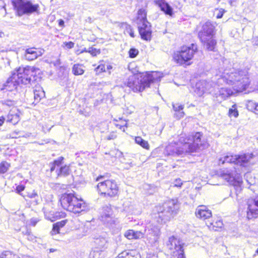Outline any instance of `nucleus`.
I'll use <instances>...</instances> for the list:
<instances>
[{
    "label": "nucleus",
    "mask_w": 258,
    "mask_h": 258,
    "mask_svg": "<svg viewBox=\"0 0 258 258\" xmlns=\"http://www.w3.org/2000/svg\"><path fill=\"white\" fill-rule=\"evenodd\" d=\"M117 137V135L116 133L114 132H112L109 134L108 136L106 137V139L107 140H114Z\"/></svg>",
    "instance_id": "50"
},
{
    "label": "nucleus",
    "mask_w": 258,
    "mask_h": 258,
    "mask_svg": "<svg viewBox=\"0 0 258 258\" xmlns=\"http://www.w3.org/2000/svg\"><path fill=\"white\" fill-rule=\"evenodd\" d=\"M147 13L145 10L140 9L138 12L137 23L138 25L142 24L146 22H149L147 20Z\"/></svg>",
    "instance_id": "29"
},
{
    "label": "nucleus",
    "mask_w": 258,
    "mask_h": 258,
    "mask_svg": "<svg viewBox=\"0 0 258 258\" xmlns=\"http://www.w3.org/2000/svg\"><path fill=\"white\" fill-rule=\"evenodd\" d=\"M59 201L62 207L70 212L73 206L72 203L77 201L76 196L74 193H64L61 195Z\"/></svg>",
    "instance_id": "14"
},
{
    "label": "nucleus",
    "mask_w": 258,
    "mask_h": 258,
    "mask_svg": "<svg viewBox=\"0 0 258 258\" xmlns=\"http://www.w3.org/2000/svg\"><path fill=\"white\" fill-rule=\"evenodd\" d=\"M75 43L72 41L64 42L62 46H65L68 49H71L74 47Z\"/></svg>",
    "instance_id": "47"
},
{
    "label": "nucleus",
    "mask_w": 258,
    "mask_h": 258,
    "mask_svg": "<svg viewBox=\"0 0 258 258\" xmlns=\"http://www.w3.org/2000/svg\"><path fill=\"white\" fill-rule=\"evenodd\" d=\"M229 115L230 117H237L238 116V112L236 108V105H233L231 108L229 110Z\"/></svg>",
    "instance_id": "42"
},
{
    "label": "nucleus",
    "mask_w": 258,
    "mask_h": 258,
    "mask_svg": "<svg viewBox=\"0 0 258 258\" xmlns=\"http://www.w3.org/2000/svg\"><path fill=\"white\" fill-rule=\"evenodd\" d=\"M11 2L19 16L37 12L39 8L38 4L34 5L28 0H11Z\"/></svg>",
    "instance_id": "7"
},
{
    "label": "nucleus",
    "mask_w": 258,
    "mask_h": 258,
    "mask_svg": "<svg viewBox=\"0 0 258 258\" xmlns=\"http://www.w3.org/2000/svg\"><path fill=\"white\" fill-rule=\"evenodd\" d=\"M167 246L171 250H175L178 253L184 251L181 242L174 236L169 238Z\"/></svg>",
    "instance_id": "19"
},
{
    "label": "nucleus",
    "mask_w": 258,
    "mask_h": 258,
    "mask_svg": "<svg viewBox=\"0 0 258 258\" xmlns=\"http://www.w3.org/2000/svg\"><path fill=\"white\" fill-rule=\"evenodd\" d=\"M159 236V229L155 228L154 230L151 229V232L147 234V239L151 244H154L158 241Z\"/></svg>",
    "instance_id": "25"
},
{
    "label": "nucleus",
    "mask_w": 258,
    "mask_h": 258,
    "mask_svg": "<svg viewBox=\"0 0 258 258\" xmlns=\"http://www.w3.org/2000/svg\"><path fill=\"white\" fill-rule=\"evenodd\" d=\"M94 242L98 246L97 248L100 249L106 247L107 244V240L103 236H99L95 238Z\"/></svg>",
    "instance_id": "31"
},
{
    "label": "nucleus",
    "mask_w": 258,
    "mask_h": 258,
    "mask_svg": "<svg viewBox=\"0 0 258 258\" xmlns=\"http://www.w3.org/2000/svg\"><path fill=\"white\" fill-rule=\"evenodd\" d=\"M105 253L103 250L95 248L90 253V258H104Z\"/></svg>",
    "instance_id": "33"
},
{
    "label": "nucleus",
    "mask_w": 258,
    "mask_h": 258,
    "mask_svg": "<svg viewBox=\"0 0 258 258\" xmlns=\"http://www.w3.org/2000/svg\"><path fill=\"white\" fill-rule=\"evenodd\" d=\"M182 184L181 180L180 178L176 179L174 181V186L176 187H181Z\"/></svg>",
    "instance_id": "51"
},
{
    "label": "nucleus",
    "mask_w": 258,
    "mask_h": 258,
    "mask_svg": "<svg viewBox=\"0 0 258 258\" xmlns=\"http://www.w3.org/2000/svg\"><path fill=\"white\" fill-rule=\"evenodd\" d=\"M58 24L60 26H64V21L61 19L59 20Z\"/></svg>",
    "instance_id": "59"
},
{
    "label": "nucleus",
    "mask_w": 258,
    "mask_h": 258,
    "mask_svg": "<svg viewBox=\"0 0 258 258\" xmlns=\"http://www.w3.org/2000/svg\"><path fill=\"white\" fill-rule=\"evenodd\" d=\"M179 142L181 147H173L169 145L166 148V154L171 156L182 155L185 153L197 152L198 150L204 149L208 146L203 138V134L200 132L192 133L188 136L181 135Z\"/></svg>",
    "instance_id": "1"
},
{
    "label": "nucleus",
    "mask_w": 258,
    "mask_h": 258,
    "mask_svg": "<svg viewBox=\"0 0 258 258\" xmlns=\"http://www.w3.org/2000/svg\"><path fill=\"white\" fill-rule=\"evenodd\" d=\"M215 26L210 21L206 22L202 27V29L199 32V37L201 41H205L208 37L214 35Z\"/></svg>",
    "instance_id": "12"
},
{
    "label": "nucleus",
    "mask_w": 258,
    "mask_h": 258,
    "mask_svg": "<svg viewBox=\"0 0 258 258\" xmlns=\"http://www.w3.org/2000/svg\"><path fill=\"white\" fill-rule=\"evenodd\" d=\"M2 104L8 106H12L15 105V102L11 100H6L2 101Z\"/></svg>",
    "instance_id": "46"
},
{
    "label": "nucleus",
    "mask_w": 258,
    "mask_h": 258,
    "mask_svg": "<svg viewBox=\"0 0 258 258\" xmlns=\"http://www.w3.org/2000/svg\"><path fill=\"white\" fill-rule=\"evenodd\" d=\"M44 52L43 49L29 48L25 50V57L28 60H33L41 56Z\"/></svg>",
    "instance_id": "18"
},
{
    "label": "nucleus",
    "mask_w": 258,
    "mask_h": 258,
    "mask_svg": "<svg viewBox=\"0 0 258 258\" xmlns=\"http://www.w3.org/2000/svg\"><path fill=\"white\" fill-rule=\"evenodd\" d=\"M130 36L132 37H134L135 36H134V33L132 32V30L130 29Z\"/></svg>",
    "instance_id": "63"
},
{
    "label": "nucleus",
    "mask_w": 258,
    "mask_h": 258,
    "mask_svg": "<svg viewBox=\"0 0 258 258\" xmlns=\"http://www.w3.org/2000/svg\"><path fill=\"white\" fill-rule=\"evenodd\" d=\"M51 63L53 64L54 65V66L58 67L60 64V60L59 59H57V60H56L54 61H51Z\"/></svg>",
    "instance_id": "55"
},
{
    "label": "nucleus",
    "mask_w": 258,
    "mask_h": 258,
    "mask_svg": "<svg viewBox=\"0 0 258 258\" xmlns=\"http://www.w3.org/2000/svg\"><path fill=\"white\" fill-rule=\"evenodd\" d=\"M78 203L73 205L71 212L75 214L85 213L90 210V207L89 204L86 203L82 199L79 198Z\"/></svg>",
    "instance_id": "17"
},
{
    "label": "nucleus",
    "mask_w": 258,
    "mask_h": 258,
    "mask_svg": "<svg viewBox=\"0 0 258 258\" xmlns=\"http://www.w3.org/2000/svg\"><path fill=\"white\" fill-rule=\"evenodd\" d=\"M0 258H20L18 255L9 251H5L0 255Z\"/></svg>",
    "instance_id": "37"
},
{
    "label": "nucleus",
    "mask_w": 258,
    "mask_h": 258,
    "mask_svg": "<svg viewBox=\"0 0 258 258\" xmlns=\"http://www.w3.org/2000/svg\"><path fill=\"white\" fill-rule=\"evenodd\" d=\"M177 258H185L184 254V251H181V252L178 253Z\"/></svg>",
    "instance_id": "56"
},
{
    "label": "nucleus",
    "mask_w": 258,
    "mask_h": 258,
    "mask_svg": "<svg viewBox=\"0 0 258 258\" xmlns=\"http://www.w3.org/2000/svg\"><path fill=\"white\" fill-rule=\"evenodd\" d=\"M67 223V220H62L53 225L52 229L50 232L51 235H54L59 232L60 228L63 227Z\"/></svg>",
    "instance_id": "30"
},
{
    "label": "nucleus",
    "mask_w": 258,
    "mask_h": 258,
    "mask_svg": "<svg viewBox=\"0 0 258 258\" xmlns=\"http://www.w3.org/2000/svg\"><path fill=\"white\" fill-rule=\"evenodd\" d=\"M153 257H154L153 255H152L151 254H149L147 255V258H153Z\"/></svg>",
    "instance_id": "64"
},
{
    "label": "nucleus",
    "mask_w": 258,
    "mask_h": 258,
    "mask_svg": "<svg viewBox=\"0 0 258 258\" xmlns=\"http://www.w3.org/2000/svg\"><path fill=\"white\" fill-rule=\"evenodd\" d=\"M162 75L159 72L141 73L136 68L130 69V88L134 92H142L151 83L160 81Z\"/></svg>",
    "instance_id": "3"
},
{
    "label": "nucleus",
    "mask_w": 258,
    "mask_h": 258,
    "mask_svg": "<svg viewBox=\"0 0 258 258\" xmlns=\"http://www.w3.org/2000/svg\"><path fill=\"white\" fill-rule=\"evenodd\" d=\"M128 254L129 252L127 250H125L120 253L116 258H129L128 257Z\"/></svg>",
    "instance_id": "48"
},
{
    "label": "nucleus",
    "mask_w": 258,
    "mask_h": 258,
    "mask_svg": "<svg viewBox=\"0 0 258 258\" xmlns=\"http://www.w3.org/2000/svg\"><path fill=\"white\" fill-rule=\"evenodd\" d=\"M101 220L110 226L114 224V215L110 206H106L103 208V211L100 216Z\"/></svg>",
    "instance_id": "13"
},
{
    "label": "nucleus",
    "mask_w": 258,
    "mask_h": 258,
    "mask_svg": "<svg viewBox=\"0 0 258 258\" xmlns=\"http://www.w3.org/2000/svg\"><path fill=\"white\" fill-rule=\"evenodd\" d=\"M197 50V46L194 44H191L190 47H183L180 51L174 53L173 59L177 63L179 64H184L192 58Z\"/></svg>",
    "instance_id": "9"
},
{
    "label": "nucleus",
    "mask_w": 258,
    "mask_h": 258,
    "mask_svg": "<svg viewBox=\"0 0 258 258\" xmlns=\"http://www.w3.org/2000/svg\"><path fill=\"white\" fill-rule=\"evenodd\" d=\"M104 176L100 175L96 178V181H100L97 188L98 192L104 197H114L116 196L118 191V187L116 182L113 180H104Z\"/></svg>",
    "instance_id": "6"
},
{
    "label": "nucleus",
    "mask_w": 258,
    "mask_h": 258,
    "mask_svg": "<svg viewBox=\"0 0 258 258\" xmlns=\"http://www.w3.org/2000/svg\"><path fill=\"white\" fill-rule=\"evenodd\" d=\"M218 175L219 176L226 180L230 184L233 186L236 195L240 193L242 189L241 185L242 184V181L241 179H238L236 180L233 176V174L227 170H221L218 171Z\"/></svg>",
    "instance_id": "11"
},
{
    "label": "nucleus",
    "mask_w": 258,
    "mask_h": 258,
    "mask_svg": "<svg viewBox=\"0 0 258 258\" xmlns=\"http://www.w3.org/2000/svg\"><path fill=\"white\" fill-rule=\"evenodd\" d=\"M88 52L90 53L92 56H96L101 53L100 49H97L93 47H90L88 49Z\"/></svg>",
    "instance_id": "41"
},
{
    "label": "nucleus",
    "mask_w": 258,
    "mask_h": 258,
    "mask_svg": "<svg viewBox=\"0 0 258 258\" xmlns=\"http://www.w3.org/2000/svg\"><path fill=\"white\" fill-rule=\"evenodd\" d=\"M127 123L125 122L123 125H120L119 124H116V126L117 127H119L120 130H121L123 132H125V130L127 128V126L126 125Z\"/></svg>",
    "instance_id": "53"
},
{
    "label": "nucleus",
    "mask_w": 258,
    "mask_h": 258,
    "mask_svg": "<svg viewBox=\"0 0 258 258\" xmlns=\"http://www.w3.org/2000/svg\"><path fill=\"white\" fill-rule=\"evenodd\" d=\"M10 165L6 161H3L0 163V173L4 174L8 170Z\"/></svg>",
    "instance_id": "38"
},
{
    "label": "nucleus",
    "mask_w": 258,
    "mask_h": 258,
    "mask_svg": "<svg viewBox=\"0 0 258 258\" xmlns=\"http://www.w3.org/2000/svg\"><path fill=\"white\" fill-rule=\"evenodd\" d=\"M95 71L96 74H99L102 72L105 71V67L104 64H101L99 65L97 68H95Z\"/></svg>",
    "instance_id": "44"
},
{
    "label": "nucleus",
    "mask_w": 258,
    "mask_h": 258,
    "mask_svg": "<svg viewBox=\"0 0 258 258\" xmlns=\"http://www.w3.org/2000/svg\"><path fill=\"white\" fill-rule=\"evenodd\" d=\"M247 217L249 219L257 217L258 215V196L254 200L247 202Z\"/></svg>",
    "instance_id": "15"
},
{
    "label": "nucleus",
    "mask_w": 258,
    "mask_h": 258,
    "mask_svg": "<svg viewBox=\"0 0 258 258\" xmlns=\"http://www.w3.org/2000/svg\"><path fill=\"white\" fill-rule=\"evenodd\" d=\"M173 108L174 111L176 112L175 113V115L177 118L180 119L181 117H183L184 113L182 111L184 106L178 103L177 104H172Z\"/></svg>",
    "instance_id": "28"
},
{
    "label": "nucleus",
    "mask_w": 258,
    "mask_h": 258,
    "mask_svg": "<svg viewBox=\"0 0 258 258\" xmlns=\"http://www.w3.org/2000/svg\"><path fill=\"white\" fill-rule=\"evenodd\" d=\"M211 225H213L214 227L217 228H221L223 226V222L221 220H218L215 222L214 223H210Z\"/></svg>",
    "instance_id": "49"
},
{
    "label": "nucleus",
    "mask_w": 258,
    "mask_h": 258,
    "mask_svg": "<svg viewBox=\"0 0 258 258\" xmlns=\"http://www.w3.org/2000/svg\"><path fill=\"white\" fill-rule=\"evenodd\" d=\"M196 215L197 218L205 220L212 217V212L204 205L199 206L196 211Z\"/></svg>",
    "instance_id": "20"
},
{
    "label": "nucleus",
    "mask_w": 258,
    "mask_h": 258,
    "mask_svg": "<svg viewBox=\"0 0 258 258\" xmlns=\"http://www.w3.org/2000/svg\"><path fill=\"white\" fill-rule=\"evenodd\" d=\"M201 42L208 50L213 51H215L217 42L216 40L213 38V37H208L206 41Z\"/></svg>",
    "instance_id": "26"
},
{
    "label": "nucleus",
    "mask_w": 258,
    "mask_h": 258,
    "mask_svg": "<svg viewBox=\"0 0 258 258\" xmlns=\"http://www.w3.org/2000/svg\"><path fill=\"white\" fill-rule=\"evenodd\" d=\"M84 67L81 64H75L72 68V72L74 75L76 76L81 75L84 73Z\"/></svg>",
    "instance_id": "32"
},
{
    "label": "nucleus",
    "mask_w": 258,
    "mask_h": 258,
    "mask_svg": "<svg viewBox=\"0 0 258 258\" xmlns=\"http://www.w3.org/2000/svg\"><path fill=\"white\" fill-rule=\"evenodd\" d=\"M33 93L34 98L36 103L39 102L45 96V92L42 88L40 86H36L33 90Z\"/></svg>",
    "instance_id": "27"
},
{
    "label": "nucleus",
    "mask_w": 258,
    "mask_h": 258,
    "mask_svg": "<svg viewBox=\"0 0 258 258\" xmlns=\"http://www.w3.org/2000/svg\"><path fill=\"white\" fill-rule=\"evenodd\" d=\"M154 2L166 15L172 16L173 9L165 0H155Z\"/></svg>",
    "instance_id": "22"
},
{
    "label": "nucleus",
    "mask_w": 258,
    "mask_h": 258,
    "mask_svg": "<svg viewBox=\"0 0 258 258\" xmlns=\"http://www.w3.org/2000/svg\"><path fill=\"white\" fill-rule=\"evenodd\" d=\"M138 29L142 39L146 41L151 40L152 30L151 25L149 22H145V23L138 25Z\"/></svg>",
    "instance_id": "16"
},
{
    "label": "nucleus",
    "mask_w": 258,
    "mask_h": 258,
    "mask_svg": "<svg viewBox=\"0 0 258 258\" xmlns=\"http://www.w3.org/2000/svg\"><path fill=\"white\" fill-rule=\"evenodd\" d=\"M233 94V91L227 88H221L219 91L215 93V96L217 100L221 102L222 100L226 99Z\"/></svg>",
    "instance_id": "23"
},
{
    "label": "nucleus",
    "mask_w": 258,
    "mask_h": 258,
    "mask_svg": "<svg viewBox=\"0 0 258 258\" xmlns=\"http://www.w3.org/2000/svg\"><path fill=\"white\" fill-rule=\"evenodd\" d=\"M210 84L206 81L198 82L196 85L195 92L199 96H202L205 93L210 91Z\"/></svg>",
    "instance_id": "24"
},
{
    "label": "nucleus",
    "mask_w": 258,
    "mask_h": 258,
    "mask_svg": "<svg viewBox=\"0 0 258 258\" xmlns=\"http://www.w3.org/2000/svg\"><path fill=\"white\" fill-rule=\"evenodd\" d=\"M25 189V186L23 185H19L16 187V190L17 192L21 195V192L23 191Z\"/></svg>",
    "instance_id": "52"
},
{
    "label": "nucleus",
    "mask_w": 258,
    "mask_h": 258,
    "mask_svg": "<svg viewBox=\"0 0 258 258\" xmlns=\"http://www.w3.org/2000/svg\"><path fill=\"white\" fill-rule=\"evenodd\" d=\"M27 196L29 198L34 199L32 202L35 205H37L39 203V197L36 192L33 191V192L28 193Z\"/></svg>",
    "instance_id": "39"
},
{
    "label": "nucleus",
    "mask_w": 258,
    "mask_h": 258,
    "mask_svg": "<svg viewBox=\"0 0 258 258\" xmlns=\"http://www.w3.org/2000/svg\"><path fill=\"white\" fill-rule=\"evenodd\" d=\"M5 118L3 116L0 117V126L3 125L4 122Z\"/></svg>",
    "instance_id": "58"
},
{
    "label": "nucleus",
    "mask_w": 258,
    "mask_h": 258,
    "mask_svg": "<svg viewBox=\"0 0 258 258\" xmlns=\"http://www.w3.org/2000/svg\"><path fill=\"white\" fill-rule=\"evenodd\" d=\"M19 84L17 82L16 79V73H13L12 76L10 77L4 84L2 90H6L8 91H12L14 90H18Z\"/></svg>",
    "instance_id": "21"
},
{
    "label": "nucleus",
    "mask_w": 258,
    "mask_h": 258,
    "mask_svg": "<svg viewBox=\"0 0 258 258\" xmlns=\"http://www.w3.org/2000/svg\"><path fill=\"white\" fill-rule=\"evenodd\" d=\"M78 199H79V198L76 197V201H77L73 202V203L72 202L71 205H72V206L76 205V204L78 203L77 202H78Z\"/></svg>",
    "instance_id": "62"
},
{
    "label": "nucleus",
    "mask_w": 258,
    "mask_h": 258,
    "mask_svg": "<svg viewBox=\"0 0 258 258\" xmlns=\"http://www.w3.org/2000/svg\"><path fill=\"white\" fill-rule=\"evenodd\" d=\"M135 141L136 143L140 145L141 146L143 147L145 149H148L149 148V145L148 142L143 140L140 137H137L135 138Z\"/></svg>",
    "instance_id": "35"
},
{
    "label": "nucleus",
    "mask_w": 258,
    "mask_h": 258,
    "mask_svg": "<svg viewBox=\"0 0 258 258\" xmlns=\"http://www.w3.org/2000/svg\"><path fill=\"white\" fill-rule=\"evenodd\" d=\"M124 236L127 239H129V230L126 231L124 233Z\"/></svg>",
    "instance_id": "60"
},
{
    "label": "nucleus",
    "mask_w": 258,
    "mask_h": 258,
    "mask_svg": "<svg viewBox=\"0 0 258 258\" xmlns=\"http://www.w3.org/2000/svg\"><path fill=\"white\" fill-rule=\"evenodd\" d=\"M179 205L177 199L165 202L162 206L155 207L154 218L158 223L162 224L170 221L177 213Z\"/></svg>",
    "instance_id": "4"
},
{
    "label": "nucleus",
    "mask_w": 258,
    "mask_h": 258,
    "mask_svg": "<svg viewBox=\"0 0 258 258\" xmlns=\"http://www.w3.org/2000/svg\"><path fill=\"white\" fill-rule=\"evenodd\" d=\"M247 107L248 110L253 111L255 114H258V103L249 101L247 103Z\"/></svg>",
    "instance_id": "36"
},
{
    "label": "nucleus",
    "mask_w": 258,
    "mask_h": 258,
    "mask_svg": "<svg viewBox=\"0 0 258 258\" xmlns=\"http://www.w3.org/2000/svg\"><path fill=\"white\" fill-rule=\"evenodd\" d=\"M63 160V157H59L54 160L53 162L50 163L49 166L51 172L56 169L55 172L58 176H67L69 175L71 172L70 166L68 165L61 166Z\"/></svg>",
    "instance_id": "10"
},
{
    "label": "nucleus",
    "mask_w": 258,
    "mask_h": 258,
    "mask_svg": "<svg viewBox=\"0 0 258 258\" xmlns=\"http://www.w3.org/2000/svg\"><path fill=\"white\" fill-rule=\"evenodd\" d=\"M38 221L39 220L37 218H33L30 220V224L33 226H35Z\"/></svg>",
    "instance_id": "54"
},
{
    "label": "nucleus",
    "mask_w": 258,
    "mask_h": 258,
    "mask_svg": "<svg viewBox=\"0 0 258 258\" xmlns=\"http://www.w3.org/2000/svg\"><path fill=\"white\" fill-rule=\"evenodd\" d=\"M7 121L15 124L19 121V116L17 113L13 114L10 112L7 116Z\"/></svg>",
    "instance_id": "34"
},
{
    "label": "nucleus",
    "mask_w": 258,
    "mask_h": 258,
    "mask_svg": "<svg viewBox=\"0 0 258 258\" xmlns=\"http://www.w3.org/2000/svg\"><path fill=\"white\" fill-rule=\"evenodd\" d=\"M222 81L232 86L234 90L239 92L245 91L250 84L248 71L246 70H225L218 79L219 83Z\"/></svg>",
    "instance_id": "2"
},
{
    "label": "nucleus",
    "mask_w": 258,
    "mask_h": 258,
    "mask_svg": "<svg viewBox=\"0 0 258 258\" xmlns=\"http://www.w3.org/2000/svg\"><path fill=\"white\" fill-rule=\"evenodd\" d=\"M222 16H223V14L220 12V13L217 15V18H221L222 17Z\"/></svg>",
    "instance_id": "61"
},
{
    "label": "nucleus",
    "mask_w": 258,
    "mask_h": 258,
    "mask_svg": "<svg viewBox=\"0 0 258 258\" xmlns=\"http://www.w3.org/2000/svg\"><path fill=\"white\" fill-rule=\"evenodd\" d=\"M253 158L252 154H243L238 155H226L220 158L219 160V164L225 163H234L242 167L248 166L250 160Z\"/></svg>",
    "instance_id": "8"
},
{
    "label": "nucleus",
    "mask_w": 258,
    "mask_h": 258,
    "mask_svg": "<svg viewBox=\"0 0 258 258\" xmlns=\"http://www.w3.org/2000/svg\"><path fill=\"white\" fill-rule=\"evenodd\" d=\"M39 69L33 67L27 66L24 68L20 67L16 71V79L19 85H36L38 77L36 75V71Z\"/></svg>",
    "instance_id": "5"
},
{
    "label": "nucleus",
    "mask_w": 258,
    "mask_h": 258,
    "mask_svg": "<svg viewBox=\"0 0 258 258\" xmlns=\"http://www.w3.org/2000/svg\"><path fill=\"white\" fill-rule=\"evenodd\" d=\"M139 54V50L135 48H130V58H134Z\"/></svg>",
    "instance_id": "45"
},
{
    "label": "nucleus",
    "mask_w": 258,
    "mask_h": 258,
    "mask_svg": "<svg viewBox=\"0 0 258 258\" xmlns=\"http://www.w3.org/2000/svg\"><path fill=\"white\" fill-rule=\"evenodd\" d=\"M23 233L28 240L33 241L35 240L36 237L32 234L30 230H26L25 233L24 232Z\"/></svg>",
    "instance_id": "43"
},
{
    "label": "nucleus",
    "mask_w": 258,
    "mask_h": 258,
    "mask_svg": "<svg viewBox=\"0 0 258 258\" xmlns=\"http://www.w3.org/2000/svg\"><path fill=\"white\" fill-rule=\"evenodd\" d=\"M144 234L141 231H134L130 229V236H132L134 239H140L143 237Z\"/></svg>",
    "instance_id": "40"
},
{
    "label": "nucleus",
    "mask_w": 258,
    "mask_h": 258,
    "mask_svg": "<svg viewBox=\"0 0 258 258\" xmlns=\"http://www.w3.org/2000/svg\"><path fill=\"white\" fill-rule=\"evenodd\" d=\"M256 79V81L254 82V88H253V89L258 90V77Z\"/></svg>",
    "instance_id": "57"
}]
</instances>
